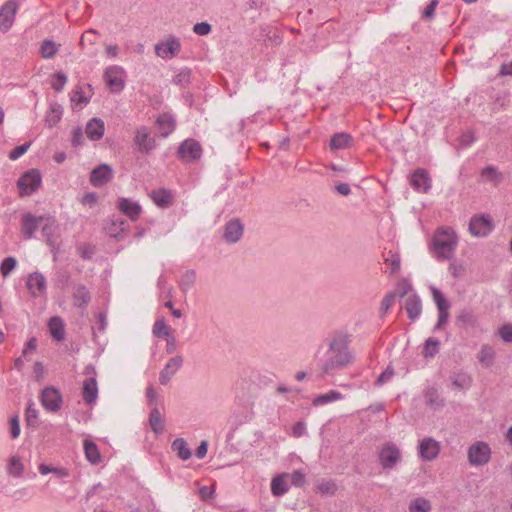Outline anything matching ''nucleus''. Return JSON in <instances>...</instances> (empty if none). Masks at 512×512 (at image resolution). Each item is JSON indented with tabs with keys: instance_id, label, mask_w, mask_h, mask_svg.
Here are the masks:
<instances>
[{
	"instance_id": "obj_25",
	"label": "nucleus",
	"mask_w": 512,
	"mask_h": 512,
	"mask_svg": "<svg viewBox=\"0 0 512 512\" xmlns=\"http://www.w3.org/2000/svg\"><path fill=\"white\" fill-rule=\"evenodd\" d=\"M155 126L161 137L169 136L176 127L175 119L169 114H161L155 121Z\"/></svg>"
},
{
	"instance_id": "obj_18",
	"label": "nucleus",
	"mask_w": 512,
	"mask_h": 512,
	"mask_svg": "<svg viewBox=\"0 0 512 512\" xmlns=\"http://www.w3.org/2000/svg\"><path fill=\"white\" fill-rule=\"evenodd\" d=\"M113 178V170L106 163L94 168L90 173V182L94 187H102Z\"/></svg>"
},
{
	"instance_id": "obj_31",
	"label": "nucleus",
	"mask_w": 512,
	"mask_h": 512,
	"mask_svg": "<svg viewBox=\"0 0 512 512\" xmlns=\"http://www.w3.org/2000/svg\"><path fill=\"white\" fill-rule=\"evenodd\" d=\"M405 309L411 320L417 319L422 312L420 297L416 294L408 296L405 302Z\"/></svg>"
},
{
	"instance_id": "obj_46",
	"label": "nucleus",
	"mask_w": 512,
	"mask_h": 512,
	"mask_svg": "<svg viewBox=\"0 0 512 512\" xmlns=\"http://www.w3.org/2000/svg\"><path fill=\"white\" fill-rule=\"evenodd\" d=\"M432 509L431 503L425 498H416L409 504V512H430Z\"/></svg>"
},
{
	"instance_id": "obj_33",
	"label": "nucleus",
	"mask_w": 512,
	"mask_h": 512,
	"mask_svg": "<svg viewBox=\"0 0 512 512\" xmlns=\"http://www.w3.org/2000/svg\"><path fill=\"white\" fill-rule=\"evenodd\" d=\"M63 108L60 104L54 102L50 104L49 110L45 115V123L49 128L55 127L61 120Z\"/></svg>"
},
{
	"instance_id": "obj_8",
	"label": "nucleus",
	"mask_w": 512,
	"mask_h": 512,
	"mask_svg": "<svg viewBox=\"0 0 512 512\" xmlns=\"http://www.w3.org/2000/svg\"><path fill=\"white\" fill-rule=\"evenodd\" d=\"M431 293L438 310V321L434 326V330H439L448 321L450 303L438 288L431 287Z\"/></svg>"
},
{
	"instance_id": "obj_50",
	"label": "nucleus",
	"mask_w": 512,
	"mask_h": 512,
	"mask_svg": "<svg viewBox=\"0 0 512 512\" xmlns=\"http://www.w3.org/2000/svg\"><path fill=\"white\" fill-rule=\"evenodd\" d=\"M53 81L51 83V87L56 91V92H61L65 86V84L67 83V76L61 72V71H56L54 74H53Z\"/></svg>"
},
{
	"instance_id": "obj_58",
	"label": "nucleus",
	"mask_w": 512,
	"mask_h": 512,
	"mask_svg": "<svg viewBox=\"0 0 512 512\" xmlns=\"http://www.w3.org/2000/svg\"><path fill=\"white\" fill-rule=\"evenodd\" d=\"M84 141V134L81 127H75L71 133V143L74 147L81 145Z\"/></svg>"
},
{
	"instance_id": "obj_17",
	"label": "nucleus",
	"mask_w": 512,
	"mask_h": 512,
	"mask_svg": "<svg viewBox=\"0 0 512 512\" xmlns=\"http://www.w3.org/2000/svg\"><path fill=\"white\" fill-rule=\"evenodd\" d=\"M26 287L33 298L43 296L47 289L46 278L38 271L30 273L27 277Z\"/></svg>"
},
{
	"instance_id": "obj_40",
	"label": "nucleus",
	"mask_w": 512,
	"mask_h": 512,
	"mask_svg": "<svg viewBox=\"0 0 512 512\" xmlns=\"http://www.w3.org/2000/svg\"><path fill=\"white\" fill-rule=\"evenodd\" d=\"M149 423L154 433L161 434L164 431V421L157 407L151 410Z\"/></svg>"
},
{
	"instance_id": "obj_43",
	"label": "nucleus",
	"mask_w": 512,
	"mask_h": 512,
	"mask_svg": "<svg viewBox=\"0 0 512 512\" xmlns=\"http://www.w3.org/2000/svg\"><path fill=\"white\" fill-rule=\"evenodd\" d=\"M440 341L436 338H428L423 347L422 355L424 358H433L439 352Z\"/></svg>"
},
{
	"instance_id": "obj_7",
	"label": "nucleus",
	"mask_w": 512,
	"mask_h": 512,
	"mask_svg": "<svg viewBox=\"0 0 512 512\" xmlns=\"http://www.w3.org/2000/svg\"><path fill=\"white\" fill-rule=\"evenodd\" d=\"M40 401L47 411L56 413L61 409L63 398L61 392L56 387L49 386L41 391Z\"/></svg>"
},
{
	"instance_id": "obj_44",
	"label": "nucleus",
	"mask_w": 512,
	"mask_h": 512,
	"mask_svg": "<svg viewBox=\"0 0 512 512\" xmlns=\"http://www.w3.org/2000/svg\"><path fill=\"white\" fill-rule=\"evenodd\" d=\"M58 51L56 43L50 39H45L40 45V54L45 59L53 58Z\"/></svg>"
},
{
	"instance_id": "obj_9",
	"label": "nucleus",
	"mask_w": 512,
	"mask_h": 512,
	"mask_svg": "<svg viewBox=\"0 0 512 512\" xmlns=\"http://www.w3.org/2000/svg\"><path fill=\"white\" fill-rule=\"evenodd\" d=\"M493 228L494 225L488 215H474L469 222V232L475 237H485Z\"/></svg>"
},
{
	"instance_id": "obj_45",
	"label": "nucleus",
	"mask_w": 512,
	"mask_h": 512,
	"mask_svg": "<svg viewBox=\"0 0 512 512\" xmlns=\"http://www.w3.org/2000/svg\"><path fill=\"white\" fill-rule=\"evenodd\" d=\"M384 261L389 265V273L391 275H394L400 271L401 260L399 254L394 253L393 251H389L385 256Z\"/></svg>"
},
{
	"instance_id": "obj_30",
	"label": "nucleus",
	"mask_w": 512,
	"mask_h": 512,
	"mask_svg": "<svg viewBox=\"0 0 512 512\" xmlns=\"http://www.w3.org/2000/svg\"><path fill=\"white\" fill-rule=\"evenodd\" d=\"M150 197L160 208H168L172 204V193L170 190L164 188L153 190Z\"/></svg>"
},
{
	"instance_id": "obj_51",
	"label": "nucleus",
	"mask_w": 512,
	"mask_h": 512,
	"mask_svg": "<svg viewBox=\"0 0 512 512\" xmlns=\"http://www.w3.org/2000/svg\"><path fill=\"white\" fill-rule=\"evenodd\" d=\"M17 265V260L15 257H6L3 259L0 265V273L3 277H7L12 270L15 269Z\"/></svg>"
},
{
	"instance_id": "obj_57",
	"label": "nucleus",
	"mask_w": 512,
	"mask_h": 512,
	"mask_svg": "<svg viewBox=\"0 0 512 512\" xmlns=\"http://www.w3.org/2000/svg\"><path fill=\"white\" fill-rule=\"evenodd\" d=\"M212 30L211 24L208 22H198L193 26V31L199 36L208 35Z\"/></svg>"
},
{
	"instance_id": "obj_19",
	"label": "nucleus",
	"mask_w": 512,
	"mask_h": 512,
	"mask_svg": "<svg viewBox=\"0 0 512 512\" xmlns=\"http://www.w3.org/2000/svg\"><path fill=\"white\" fill-rule=\"evenodd\" d=\"M183 365V357L176 355L172 357L160 371L159 382L161 385H167L171 378L177 373V371Z\"/></svg>"
},
{
	"instance_id": "obj_20",
	"label": "nucleus",
	"mask_w": 512,
	"mask_h": 512,
	"mask_svg": "<svg viewBox=\"0 0 512 512\" xmlns=\"http://www.w3.org/2000/svg\"><path fill=\"white\" fill-rule=\"evenodd\" d=\"M122 69L119 66H109L105 69L104 76L106 83L112 92H120L124 89L125 82L119 76Z\"/></svg>"
},
{
	"instance_id": "obj_26",
	"label": "nucleus",
	"mask_w": 512,
	"mask_h": 512,
	"mask_svg": "<svg viewBox=\"0 0 512 512\" xmlns=\"http://www.w3.org/2000/svg\"><path fill=\"white\" fill-rule=\"evenodd\" d=\"M504 180V174L496 166L489 165L480 172V181L498 186Z\"/></svg>"
},
{
	"instance_id": "obj_14",
	"label": "nucleus",
	"mask_w": 512,
	"mask_h": 512,
	"mask_svg": "<svg viewBox=\"0 0 512 512\" xmlns=\"http://www.w3.org/2000/svg\"><path fill=\"white\" fill-rule=\"evenodd\" d=\"M44 216H35L30 212L21 217V234L23 239L30 240L35 236L39 226L43 223Z\"/></svg>"
},
{
	"instance_id": "obj_15",
	"label": "nucleus",
	"mask_w": 512,
	"mask_h": 512,
	"mask_svg": "<svg viewBox=\"0 0 512 512\" xmlns=\"http://www.w3.org/2000/svg\"><path fill=\"white\" fill-rule=\"evenodd\" d=\"M244 233V225L239 218L229 220L223 228V239L228 244L240 241Z\"/></svg>"
},
{
	"instance_id": "obj_32",
	"label": "nucleus",
	"mask_w": 512,
	"mask_h": 512,
	"mask_svg": "<svg viewBox=\"0 0 512 512\" xmlns=\"http://www.w3.org/2000/svg\"><path fill=\"white\" fill-rule=\"evenodd\" d=\"M91 300V294L88 288L80 284L75 288L73 293V303L76 307L85 309Z\"/></svg>"
},
{
	"instance_id": "obj_47",
	"label": "nucleus",
	"mask_w": 512,
	"mask_h": 512,
	"mask_svg": "<svg viewBox=\"0 0 512 512\" xmlns=\"http://www.w3.org/2000/svg\"><path fill=\"white\" fill-rule=\"evenodd\" d=\"M452 383L456 389H466L471 385V377L466 372H457L452 376Z\"/></svg>"
},
{
	"instance_id": "obj_11",
	"label": "nucleus",
	"mask_w": 512,
	"mask_h": 512,
	"mask_svg": "<svg viewBox=\"0 0 512 512\" xmlns=\"http://www.w3.org/2000/svg\"><path fill=\"white\" fill-rule=\"evenodd\" d=\"M181 51L180 40L175 36H169L167 39L158 42L155 45L156 54L163 58H172L178 55Z\"/></svg>"
},
{
	"instance_id": "obj_42",
	"label": "nucleus",
	"mask_w": 512,
	"mask_h": 512,
	"mask_svg": "<svg viewBox=\"0 0 512 512\" xmlns=\"http://www.w3.org/2000/svg\"><path fill=\"white\" fill-rule=\"evenodd\" d=\"M152 333L155 337H163L165 339L172 335L170 327L164 318H159L154 322Z\"/></svg>"
},
{
	"instance_id": "obj_37",
	"label": "nucleus",
	"mask_w": 512,
	"mask_h": 512,
	"mask_svg": "<svg viewBox=\"0 0 512 512\" xmlns=\"http://www.w3.org/2000/svg\"><path fill=\"white\" fill-rule=\"evenodd\" d=\"M171 448L181 460H188L191 457V450L183 438H176Z\"/></svg>"
},
{
	"instance_id": "obj_48",
	"label": "nucleus",
	"mask_w": 512,
	"mask_h": 512,
	"mask_svg": "<svg viewBox=\"0 0 512 512\" xmlns=\"http://www.w3.org/2000/svg\"><path fill=\"white\" fill-rule=\"evenodd\" d=\"M342 398V394L338 391L331 390L328 393L317 396L313 400V404L315 406L323 405L332 401L340 400Z\"/></svg>"
},
{
	"instance_id": "obj_1",
	"label": "nucleus",
	"mask_w": 512,
	"mask_h": 512,
	"mask_svg": "<svg viewBox=\"0 0 512 512\" xmlns=\"http://www.w3.org/2000/svg\"><path fill=\"white\" fill-rule=\"evenodd\" d=\"M353 356L349 350V338L344 334L334 335L328 344L325 359L321 370L324 374H330L336 369H342L352 362Z\"/></svg>"
},
{
	"instance_id": "obj_10",
	"label": "nucleus",
	"mask_w": 512,
	"mask_h": 512,
	"mask_svg": "<svg viewBox=\"0 0 512 512\" xmlns=\"http://www.w3.org/2000/svg\"><path fill=\"white\" fill-rule=\"evenodd\" d=\"M18 10L17 0H8L0 7V30L6 33L12 27Z\"/></svg>"
},
{
	"instance_id": "obj_38",
	"label": "nucleus",
	"mask_w": 512,
	"mask_h": 512,
	"mask_svg": "<svg viewBox=\"0 0 512 512\" xmlns=\"http://www.w3.org/2000/svg\"><path fill=\"white\" fill-rule=\"evenodd\" d=\"M288 475H278L272 479L271 492L274 496H282L289 490V486L285 480Z\"/></svg>"
},
{
	"instance_id": "obj_39",
	"label": "nucleus",
	"mask_w": 512,
	"mask_h": 512,
	"mask_svg": "<svg viewBox=\"0 0 512 512\" xmlns=\"http://www.w3.org/2000/svg\"><path fill=\"white\" fill-rule=\"evenodd\" d=\"M494 358H495L494 349L488 344L482 345L480 352L478 354V360L481 363V365H483L487 368L492 366Z\"/></svg>"
},
{
	"instance_id": "obj_24",
	"label": "nucleus",
	"mask_w": 512,
	"mask_h": 512,
	"mask_svg": "<svg viewBox=\"0 0 512 512\" xmlns=\"http://www.w3.org/2000/svg\"><path fill=\"white\" fill-rule=\"evenodd\" d=\"M105 124L104 121L98 117H94L88 121L85 128V133L90 140L97 141L104 135Z\"/></svg>"
},
{
	"instance_id": "obj_55",
	"label": "nucleus",
	"mask_w": 512,
	"mask_h": 512,
	"mask_svg": "<svg viewBox=\"0 0 512 512\" xmlns=\"http://www.w3.org/2000/svg\"><path fill=\"white\" fill-rule=\"evenodd\" d=\"M30 145H31L30 142H25V143L15 147L14 149H12L11 151L8 152V158L10 160H17L19 157H21L22 155H24L27 152Z\"/></svg>"
},
{
	"instance_id": "obj_41",
	"label": "nucleus",
	"mask_w": 512,
	"mask_h": 512,
	"mask_svg": "<svg viewBox=\"0 0 512 512\" xmlns=\"http://www.w3.org/2000/svg\"><path fill=\"white\" fill-rule=\"evenodd\" d=\"M25 422L28 427L35 428L38 425V410L33 400H29L25 410Z\"/></svg>"
},
{
	"instance_id": "obj_29",
	"label": "nucleus",
	"mask_w": 512,
	"mask_h": 512,
	"mask_svg": "<svg viewBox=\"0 0 512 512\" xmlns=\"http://www.w3.org/2000/svg\"><path fill=\"white\" fill-rule=\"evenodd\" d=\"M425 404L432 410H439L444 407L445 400L440 397L438 390L434 387H429L424 393Z\"/></svg>"
},
{
	"instance_id": "obj_13",
	"label": "nucleus",
	"mask_w": 512,
	"mask_h": 512,
	"mask_svg": "<svg viewBox=\"0 0 512 512\" xmlns=\"http://www.w3.org/2000/svg\"><path fill=\"white\" fill-rule=\"evenodd\" d=\"M177 154L182 160H199L202 156V146L197 140L188 138L180 144Z\"/></svg>"
},
{
	"instance_id": "obj_63",
	"label": "nucleus",
	"mask_w": 512,
	"mask_h": 512,
	"mask_svg": "<svg viewBox=\"0 0 512 512\" xmlns=\"http://www.w3.org/2000/svg\"><path fill=\"white\" fill-rule=\"evenodd\" d=\"M411 289H412V286L406 280H402L397 285V292H398L399 297H401V298L404 297L405 295H407Z\"/></svg>"
},
{
	"instance_id": "obj_3",
	"label": "nucleus",
	"mask_w": 512,
	"mask_h": 512,
	"mask_svg": "<svg viewBox=\"0 0 512 512\" xmlns=\"http://www.w3.org/2000/svg\"><path fill=\"white\" fill-rule=\"evenodd\" d=\"M41 232L46 244L50 247L54 257H56L60 250L59 226L53 216H44Z\"/></svg>"
},
{
	"instance_id": "obj_28",
	"label": "nucleus",
	"mask_w": 512,
	"mask_h": 512,
	"mask_svg": "<svg viewBox=\"0 0 512 512\" xmlns=\"http://www.w3.org/2000/svg\"><path fill=\"white\" fill-rule=\"evenodd\" d=\"M118 208L131 220H136L141 213V206L127 198H120Z\"/></svg>"
},
{
	"instance_id": "obj_6",
	"label": "nucleus",
	"mask_w": 512,
	"mask_h": 512,
	"mask_svg": "<svg viewBox=\"0 0 512 512\" xmlns=\"http://www.w3.org/2000/svg\"><path fill=\"white\" fill-rule=\"evenodd\" d=\"M401 451L396 444L388 442L379 451V461L383 469H393L401 461Z\"/></svg>"
},
{
	"instance_id": "obj_2",
	"label": "nucleus",
	"mask_w": 512,
	"mask_h": 512,
	"mask_svg": "<svg viewBox=\"0 0 512 512\" xmlns=\"http://www.w3.org/2000/svg\"><path fill=\"white\" fill-rule=\"evenodd\" d=\"M458 246V237L450 227L436 230L432 239V248L438 260H450L454 257Z\"/></svg>"
},
{
	"instance_id": "obj_60",
	"label": "nucleus",
	"mask_w": 512,
	"mask_h": 512,
	"mask_svg": "<svg viewBox=\"0 0 512 512\" xmlns=\"http://www.w3.org/2000/svg\"><path fill=\"white\" fill-rule=\"evenodd\" d=\"M78 250H79L80 257L85 259V260L86 259H91L92 256L95 253L94 246H92L90 244H82V245L79 246Z\"/></svg>"
},
{
	"instance_id": "obj_21",
	"label": "nucleus",
	"mask_w": 512,
	"mask_h": 512,
	"mask_svg": "<svg viewBox=\"0 0 512 512\" xmlns=\"http://www.w3.org/2000/svg\"><path fill=\"white\" fill-rule=\"evenodd\" d=\"M411 186L418 192L426 193L431 188V180L424 169H417L411 176Z\"/></svg>"
},
{
	"instance_id": "obj_4",
	"label": "nucleus",
	"mask_w": 512,
	"mask_h": 512,
	"mask_svg": "<svg viewBox=\"0 0 512 512\" xmlns=\"http://www.w3.org/2000/svg\"><path fill=\"white\" fill-rule=\"evenodd\" d=\"M467 457L470 465L484 466L490 461L491 448L486 442L477 441L468 448Z\"/></svg>"
},
{
	"instance_id": "obj_62",
	"label": "nucleus",
	"mask_w": 512,
	"mask_h": 512,
	"mask_svg": "<svg viewBox=\"0 0 512 512\" xmlns=\"http://www.w3.org/2000/svg\"><path fill=\"white\" fill-rule=\"evenodd\" d=\"M291 479V483L296 487H302L305 484V474L301 471H294L291 475H288Z\"/></svg>"
},
{
	"instance_id": "obj_22",
	"label": "nucleus",
	"mask_w": 512,
	"mask_h": 512,
	"mask_svg": "<svg viewBox=\"0 0 512 512\" xmlns=\"http://www.w3.org/2000/svg\"><path fill=\"white\" fill-rule=\"evenodd\" d=\"M455 322L461 328H475L478 325V317L472 309L463 308L458 311Z\"/></svg>"
},
{
	"instance_id": "obj_35",
	"label": "nucleus",
	"mask_w": 512,
	"mask_h": 512,
	"mask_svg": "<svg viewBox=\"0 0 512 512\" xmlns=\"http://www.w3.org/2000/svg\"><path fill=\"white\" fill-rule=\"evenodd\" d=\"M7 473L15 478H21L24 474V464L21 461L19 455H13L10 457L7 467Z\"/></svg>"
},
{
	"instance_id": "obj_34",
	"label": "nucleus",
	"mask_w": 512,
	"mask_h": 512,
	"mask_svg": "<svg viewBox=\"0 0 512 512\" xmlns=\"http://www.w3.org/2000/svg\"><path fill=\"white\" fill-rule=\"evenodd\" d=\"M48 327L52 338L57 341H62L65 339L64 323L60 317L54 316L50 318Z\"/></svg>"
},
{
	"instance_id": "obj_16",
	"label": "nucleus",
	"mask_w": 512,
	"mask_h": 512,
	"mask_svg": "<svg viewBox=\"0 0 512 512\" xmlns=\"http://www.w3.org/2000/svg\"><path fill=\"white\" fill-rule=\"evenodd\" d=\"M418 453L422 460L433 461L440 453V443L432 437H425L419 442Z\"/></svg>"
},
{
	"instance_id": "obj_53",
	"label": "nucleus",
	"mask_w": 512,
	"mask_h": 512,
	"mask_svg": "<svg viewBox=\"0 0 512 512\" xmlns=\"http://www.w3.org/2000/svg\"><path fill=\"white\" fill-rule=\"evenodd\" d=\"M90 98H91V95H86L85 92L81 88H78L75 91H73V93L70 97L71 102L74 103L75 105H86L89 103Z\"/></svg>"
},
{
	"instance_id": "obj_49",
	"label": "nucleus",
	"mask_w": 512,
	"mask_h": 512,
	"mask_svg": "<svg viewBox=\"0 0 512 512\" xmlns=\"http://www.w3.org/2000/svg\"><path fill=\"white\" fill-rule=\"evenodd\" d=\"M190 80L191 69L183 68L172 78V83L180 87H185L190 83Z\"/></svg>"
},
{
	"instance_id": "obj_36",
	"label": "nucleus",
	"mask_w": 512,
	"mask_h": 512,
	"mask_svg": "<svg viewBox=\"0 0 512 512\" xmlns=\"http://www.w3.org/2000/svg\"><path fill=\"white\" fill-rule=\"evenodd\" d=\"M86 459L91 464H98L101 461V455L98 446L91 440L85 439L83 442Z\"/></svg>"
},
{
	"instance_id": "obj_23",
	"label": "nucleus",
	"mask_w": 512,
	"mask_h": 512,
	"mask_svg": "<svg viewBox=\"0 0 512 512\" xmlns=\"http://www.w3.org/2000/svg\"><path fill=\"white\" fill-rule=\"evenodd\" d=\"M354 145V138L351 134L346 132H337L334 133L330 138V148L331 150H344L349 149Z\"/></svg>"
},
{
	"instance_id": "obj_12",
	"label": "nucleus",
	"mask_w": 512,
	"mask_h": 512,
	"mask_svg": "<svg viewBox=\"0 0 512 512\" xmlns=\"http://www.w3.org/2000/svg\"><path fill=\"white\" fill-rule=\"evenodd\" d=\"M86 374L91 375L83 382L82 397L86 404H93L96 402L98 397V385L94 376L95 370L93 367H86Z\"/></svg>"
},
{
	"instance_id": "obj_27",
	"label": "nucleus",
	"mask_w": 512,
	"mask_h": 512,
	"mask_svg": "<svg viewBox=\"0 0 512 512\" xmlns=\"http://www.w3.org/2000/svg\"><path fill=\"white\" fill-rule=\"evenodd\" d=\"M135 143L141 151L148 153L155 147V139L152 138L146 127L137 129Z\"/></svg>"
},
{
	"instance_id": "obj_5",
	"label": "nucleus",
	"mask_w": 512,
	"mask_h": 512,
	"mask_svg": "<svg viewBox=\"0 0 512 512\" xmlns=\"http://www.w3.org/2000/svg\"><path fill=\"white\" fill-rule=\"evenodd\" d=\"M42 177L37 169L26 171L17 181L21 196L33 194L41 185Z\"/></svg>"
},
{
	"instance_id": "obj_52",
	"label": "nucleus",
	"mask_w": 512,
	"mask_h": 512,
	"mask_svg": "<svg viewBox=\"0 0 512 512\" xmlns=\"http://www.w3.org/2000/svg\"><path fill=\"white\" fill-rule=\"evenodd\" d=\"M196 280V273L194 270H187L181 277L180 286L182 290L190 289Z\"/></svg>"
},
{
	"instance_id": "obj_56",
	"label": "nucleus",
	"mask_w": 512,
	"mask_h": 512,
	"mask_svg": "<svg viewBox=\"0 0 512 512\" xmlns=\"http://www.w3.org/2000/svg\"><path fill=\"white\" fill-rule=\"evenodd\" d=\"M10 425V436L12 439H16L19 437L21 428H20V419L18 415H14L9 420Z\"/></svg>"
},
{
	"instance_id": "obj_54",
	"label": "nucleus",
	"mask_w": 512,
	"mask_h": 512,
	"mask_svg": "<svg viewBox=\"0 0 512 512\" xmlns=\"http://www.w3.org/2000/svg\"><path fill=\"white\" fill-rule=\"evenodd\" d=\"M396 298V294L394 292L387 293L381 301L380 305V316L383 317L388 312V310L392 307L394 300Z\"/></svg>"
},
{
	"instance_id": "obj_61",
	"label": "nucleus",
	"mask_w": 512,
	"mask_h": 512,
	"mask_svg": "<svg viewBox=\"0 0 512 512\" xmlns=\"http://www.w3.org/2000/svg\"><path fill=\"white\" fill-rule=\"evenodd\" d=\"M499 336L501 339L506 342L510 343L512 342V325L506 324L499 328Z\"/></svg>"
},
{
	"instance_id": "obj_59",
	"label": "nucleus",
	"mask_w": 512,
	"mask_h": 512,
	"mask_svg": "<svg viewBox=\"0 0 512 512\" xmlns=\"http://www.w3.org/2000/svg\"><path fill=\"white\" fill-rule=\"evenodd\" d=\"M438 0H431L427 7L422 12V18L425 20H431L434 18L435 9L438 5Z\"/></svg>"
},
{
	"instance_id": "obj_64",
	"label": "nucleus",
	"mask_w": 512,
	"mask_h": 512,
	"mask_svg": "<svg viewBox=\"0 0 512 512\" xmlns=\"http://www.w3.org/2000/svg\"><path fill=\"white\" fill-rule=\"evenodd\" d=\"M166 353L167 354H173L177 347V342L175 336L172 334L171 336L167 337L166 339Z\"/></svg>"
}]
</instances>
